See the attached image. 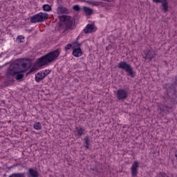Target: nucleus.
<instances>
[{"instance_id":"nucleus-28","label":"nucleus","mask_w":177,"mask_h":177,"mask_svg":"<svg viewBox=\"0 0 177 177\" xmlns=\"http://www.w3.org/2000/svg\"><path fill=\"white\" fill-rule=\"evenodd\" d=\"M73 9L76 12H80V6L75 5L73 7Z\"/></svg>"},{"instance_id":"nucleus-12","label":"nucleus","mask_w":177,"mask_h":177,"mask_svg":"<svg viewBox=\"0 0 177 177\" xmlns=\"http://www.w3.org/2000/svg\"><path fill=\"white\" fill-rule=\"evenodd\" d=\"M72 55L75 56V57H80L82 56V50H81V48H73Z\"/></svg>"},{"instance_id":"nucleus-4","label":"nucleus","mask_w":177,"mask_h":177,"mask_svg":"<svg viewBox=\"0 0 177 177\" xmlns=\"http://www.w3.org/2000/svg\"><path fill=\"white\" fill-rule=\"evenodd\" d=\"M118 68H120L121 70H124L125 73H127V75L130 77L131 78H135L136 76V72L133 71V68L127 63V62H120L117 65Z\"/></svg>"},{"instance_id":"nucleus-2","label":"nucleus","mask_w":177,"mask_h":177,"mask_svg":"<svg viewBox=\"0 0 177 177\" xmlns=\"http://www.w3.org/2000/svg\"><path fill=\"white\" fill-rule=\"evenodd\" d=\"M60 21L59 30H63L64 32L68 30H75V19L73 17L68 15L59 16Z\"/></svg>"},{"instance_id":"nucleus-21","label":"nucleus","mask_w":177,"mask_h":177,"mask_svg":"<svg viewBox=\"0 0 177 177\" xmlns=\"http://www.w3.org/2000/svg\"><path fill=\"white\" fill-rule=\"evenodd\" d=\"M9 177H26L24 173H14L9 176Z\"/></svg>"},{"instance_id":"nucleus-20","label":"nucleus","mask_w":177,"mask_h":177,"mask_svg":"<svg viewBox=\"0 0 177 177\" xmlns=\"http://www.w3.org/2000/svg\"><path fill=\"white\" fill-rule=\"evenodd\" d=\"M42 9L44 12H50V10H52V7L48 4H44L42 6Z\"/></svg>"},{"instance_id":"nucleus-5","label":"nucleus","mask_w":177,"mask_h":177,"mask_svg":"<svg viewBox=\"0 0 177 177\" xmlns=\"http://www.w3.org/2000/svg\"><path fill=\"white\" fill-rule=\"evenodd\" d=\"M49 19V15L45 12H39L30 17V23H42Z\"/></svg>"},{"instance_id":"nucleus-17","label":"nucleus","mask_w":177,"mask_h":177,"mask_svg":"<svg viewBox=\"0 0 177 177\" xmlns=\"http://www.w3.org/2000/svg\"><path fill=\"white\" fill-rule=\"evenodd\" d=\"M83 140L84 147H85L86 150H88V149H89V137L86 136Z\"/></svg>"},{"instance_id":"nucleus-15","label":"nucleus","mask_w":177,"mask_h":177,"mask_svg":"<svg viewBox=\"0 0 177 177\" xmlns=\"http://www.w3.org/2000/svg\"><path fill=\"white\" fill-rule=\"evenodd\" d=\"M160 3H162V10L167 13V12H168V3L167 2V0H162Z\"/></svg>"},{"instance_id":"nucleus-8","label":"nucleus","mask_w":177,"mask_h":177,"mask_svg":"<svg viewBox=\"0 0 177 177\" xmlns=\"http://www.w3.org/2000/svg\"><path fill=\"white\" fill-rule=\"evenodd\" d=\"M138 168H139V163L138 162V161H134L131 167L132 176H138Z\"/></svg>"},{"instance_id":"nucleus-27","label":"nucleus","mask_w":177,"mask_h":177,"mask_svg":"<svg viewBox=\"0 0 177 177\" xmlns=\"http://www.w3.org/2000/svg\"><path fill=\"white\" fill-rule=\"evenodd\" d=\"M24 77V75H23L22 73H17V77H16V80H21V78H23Z\"/></svg>"},{"instance_id":"nucleus-6","label":"nucleus","mask_w":177,"mask_h":177,"mask_svg":"<svg viewBox=\"0 0 177 177\" xmlns=\"http://www.w3.org/2000/svg\"><path fill=\"white\" fill-rule=\"evenodd\" d=\"M144 55L143 57L146 60H151L152 59H154L157 54H156V52L153 50V48H147L146 50H144L143 52Z\"/></svg>"},{"instance_id":"nucleus-16","label":"nucleus","mask_w":177,"mask_h":177,"mask_svg":"<svg viewBox=\"0 0 177 177\" xmlns=\"http://www.w3.org/2000/svg\"><path fill=\"white\" fill-rule=\"evenodd\" d=\"M83 10L86 13V16H91V15L93 13V10L88 7H84Z\"/></svg>"},{"instance_id":"nucleus-29","label":"nucleus","mask_w":177,"mask_h":177,"mask_svg":"<svg viewBox=\"0 0 177 177\" xmlns=\"http://www.w3.org/2000/svg\"><path fill=\"white\" fill-rule=\"evenodd\" d=\"M49 74H50V70H46L43 73V75H44V77H46V75H49Z\"/></svg>"},{"instance_id":"nucleus-23","label":"nucleus","mask_w":177,"mask_h":177,"mask_svg":"<svg viewBox=\"0 0 177 177\" xmlns=\"http://www.w3.org/2000/svg\"><path fill=\"white\" fill-rule=\"evenodd\" d=\"M158 177H174V175L167 174L165 172H160L158 174Z\"/></svg>"},{"instance_id":"nucleus-10","label":"nucleus","mask_w":177,"mask_h":177,"mask_svg":"<svg viewBox=\"0 0 177 177\" xmlns=\"http://www.w3.org/2000/svg\"><path fill=\"white\" fill-rule=\"evenodd\" d=\"M57 15H63L64 13L66 15H68V13H70V10H68V9H67L66 7L59 6L57 9Z\"/></svg>"},{"instance_id":"nucleus-22","label":"nucleus","mask_w":177,"mask_h":177,"mask_svg":"<svg viewBox=\"0 0 177 177\" xmlns=\"http://www.w3.org/2000/svg\"><path fill=\"white\" fill-rule=\"evenodd\" d=\"M72 46L73 49L81 48V44L78 43V41H74L72 44Z\"/></svg>"},{"instance_id":"nucleus-19","label":"nucleus","mask_w":177,"mask_h":177,"mask_svg":"<svg viewBox=\"0 0 177 177\" xmlns=\"http://www.w3.org/2000/svg\"><path fill=\"white\" fill-rule=\"evenodd\" d=\"M33 127L36 131H41L42 129V124H41V122H36L33 124Z\"/></svg>"},{"instance_id":"nucleus-11","label":"nucleus","mask_w":177,"mask_h":177,"mask_svg":"<svg viewBox=\"0 0 177 177\" xmlns=\"http://www.w3.org/2000/svg\"><path fill=\"white\" fill-rule=\"evenodd\" d=\"M39 173L35 169L30 168L28 171V177H39Z\"/></svg>"},{"instance_id":"nucleus-13","label":"nucleus","mask_w":177,"mask_h":177,"mask_svg":"<svg viewBox=\"0 0 177 177\" xmlns=\"http://www.w3.org/2000/svg\"><path fill=\"white\" fill-rule=\"evenodd\" d=\"M95 28H93V24H87L86 28L84 29V34H89L91 32H93Z\"/></svg>"},{"instance_id":"nucleus-30","label":"nucleus","mask_w":177,"mask_h":177,"mask_svg":"<svg viewBox=\"0 0 177 177\" xmlns=\"http://www.w3.org/2000/svg\"><path fill=\"white\" fill-rule=\"evenodd\" d=\"M153 2H156V3H161V2L162 1V0H153Z\"/></svg>"},{"instance_id":"nucleus-25","label":"nucleus","mask_w":177,"mask_h":177,"mask_svg":"<svg viewBox=\"0 0 177 177\" xmlns=\"http://www.w3.org/2000/svg\"><path fill=\"white\" fill-rule=\"evenodd\" d=\"M72 47H73V44H68L64 47V50L67 52V50H70V49H71Z\"/></svg>"},{"instance_id":"nucleus-18","label":"nucleus","mask_w":177,"mask_h":177,"mask_svg":"<svg viewBox=\"0 0 177 177\" xmlns=\"http://www.w3.org/2000/svg\"><path fill=\"white\" fill-rule=\"evenodd\" d=\"M167 92L174 94L176 93V89L175 88V86H174V84H171L167 88Z\"/></svg>"},{"instance_id":"nucleus-9","label":"nucleus","mask_w":177,"mask_h":177,"mask_svg":"<svg viewBox=\"0 0 177 177\" xmlns=\"http://www.w3.org/2000/svg\"><path fill=\"white\" fill-rule=\"evenodd\" d=\"M74 133L76 138H81L82 135H85V128L81 127H76Z\"/></svg>"},{"instance_id":"nucleus-7","label":"nucleus","mask_w":177,"mask_h":177,"mask_svg":"<svg viewBox=\"0 0 177 177\" xmlns=\"http://www.w3.org/2000/svg\"><path fill=\"white\" fill-rule=\"evenodd\" d=\"M128 90L120 88L116 92V97L118 100H125V99L128 98Z\"/></svg>"},{"instance_id":"nucleus-31","label":"nucleus","mask_w":177,"mask_h":177,"mask_svg":"<svg viewBox=\"0 0 177 177\" xmlns=\"http://www.w3.org/2000/svg\"><path fill=\"white\" fill-rule=\"evenodd\" d=\"M104 1L105 2H113V0H102Z\"/></svg>"},{"instance_id":"nucleus-24","label":"nucleus","mask_w":177,"mask_h":177,"mask_svg":"<svg viewBox=\"0 0 177 177\" xmlns=\"http://www.w3.org/2000/svg\"><path fill=\"white\" fill-rule=\"evenodd\" d=\"M89 3L93 6H99L100 5V2L96 1H91Z\"/></svg>"},{"instance_id":"nucleus-14","label":"nucleus","mask_w":177,"mask_h":177,"mask_svg":"<svg viewBox=\"0 0 177 177\" xmlns=\"http://www.w3.org/2000/svg\"><path fill=\"white\" fill-rule=\"evenodd\" d=\"M44 78H45V75L43 74V73H38L35 76V81L36 82H41Z\"/></svg>"},{"instance_id":"nucleus-1","label":"nucleus","mask_w":177,"mask_h":177,"mask_svg":"<svg viewBox=\"0 0 177 177\" xmlns=\"http://www.w3.org/2000/svg\"><path fill=\"white\" fill-rule=\"evenodd\" d=\"M62 52V49L58 48L55 50L51 51L45 55L42 56L41 57L37 59V64L42 67L44 66H48L49 63H52L55 62L59 56H60V53Z\"/></svg>"},{"instance_id":"nucleus-3","label":"nucleus","mask_w":177,"mask_h":177,"mask_svg":"<svg viewBox=\"0 0 177 177\" xmlns=\"http://www.w3.org/2000/svg\"><path fill=\"white\" fill-rule=\"evenodd\" d=\"M21 67L23 68H28L30 66H28V64H27L26 62H20L17 61L10 66L7 71V77H10V75H16L18 74V73H24L26 70L21 71Z\"/></svg>"},{"instance_id":"nucleus-26","label":"nucleus","mask_w":177,"mask_h":177,"mask_svg":"<svg viewBox=\"0 0 177 177\" xmlns=\"http://www.w3.org/2000/svg\"><path fill=\"white\" fill-rule=\"evenodd\" d=\"M17 41H18V42H20V44H21V42H24V37L23 36H19L17 38Z\"/></svg>"}]
</instances>
